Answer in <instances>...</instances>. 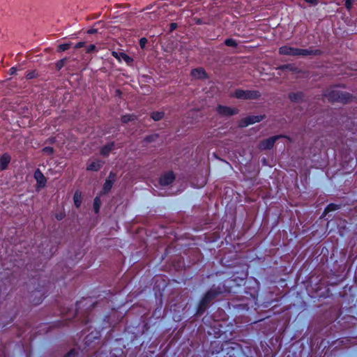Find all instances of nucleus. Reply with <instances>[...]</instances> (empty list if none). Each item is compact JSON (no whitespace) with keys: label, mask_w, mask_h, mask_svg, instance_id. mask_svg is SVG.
<instances>
[{"label":"nucleus","mask_w":357,"mask_h":357,"mask_svg":"<svg viewBox=\"0 0 357 357\" xmlns=\"http://www.w3.org/2000/svg\"><path fill=\"white\" fill-rule=\"evenodd\" d=\"M279 53L282 55L289 56H306L312 54V51L284 45L279 49Z\"/></svg>","instance_id":"f257e3e1"},{"label":"nucleus","mask_w":357,"mask_h":357,"mask_svg":"<svg viewBox=\"0 0 357 357\" xmlns=\"http://www.w3.org/2000/svg\"><path fill=\"white\" fill-rule=\"evenodd\" d=\"M325 96L330 101L341 102L343 103L349 102L351 98L349 93L342 92L337 89H333Z\"/></svg>","instance_id":"f03ea898"},{"label":"nucleus","mask_w":357,"mask_h":357,"mask_svg":"<svg viewBox=\"0 0 357 357\" xmlns=\"http://www.w3.org/2000/svg\"><path fill=\"white\" fill-rule=\"evenodd\" d=\"M258 96V92L255 91L237 90L235 92V96L238 98L253 99L256 98Z\"/></svg>","instance_id":"7ed1b4c3"},{"label":"nucleus","mask_w":357,"mask_h":357,"mask_svg":"<svg viewBox=\"0 0 357 357\" xmlns=\"http://www.w3.org/2000/svg\"><path fill=\"white\" fill-rule=\"evenodd\" d=\"M278 137V136H275L261 142L259 146V149L263 150L271 149Z\"/></svg>","instance_id":"20e7f679"},{"label":"nucleus","mask_w":357,"mask_h":357,"mask_svg":"<svg viewBox=\"0 0 357 357\" xmlns=\"http://www.w3.org/2000/svg\"><path fill=\"white\" fill-rule=\"evenodd\" d=\"M261 119H262V116H248L241 121L240 126L241 127L248 126V125L253 124L257 122H259Z\"/></svg>","instance_id":"39448f33"},{"label":"nucleus","mask_w":357,"mask_h":357,"mask_svg":"<svg viewBox=\"0 0 357 357\" xmlns=\"http://www.w3.org/2000/svg\"><path fill=\"white\" fill-rule=\"evenodd\" d=\"M217 111L220 114L230 116L237 113V109L234 108H231L228 107L219 106L217 108Z\"/></svg>","instance_id":"423d86ee"},{"label":"nucleus","mask_w":357,"mask_h":357,"mask_svg":"<svg viewBox=\"0 0 357 357\" xmlns=\"http://www.w3.org/2000/svg\"><path fill=\"white\" fill-rule=\"evenodd\" d=\"M102 164V161H100L99 160H91L87 165L86 169L88 171H91V172H97L100 169Z\"/></svg>","instance_id":"0eeeda50"},{"label":"nucleus","mask_w":357,"mask_h":357,"mask_svg":"<svg viewBox=\"0 0 357 357\" xmlns=\"http://www.w3.org/2000/svg\"><path fill=\"white\" fill-rule=\"evenodd\" d=\"M10 162V156L5 153L0 158V169L3 170L7 168L8 164Z\"/></svg>","instance_id":"6e6552de"},{"label":"nucleus","mask_w":357,"mask_h":357,"mask_svg":"<svg viewBox=\"0 0 357 357\" xmlns=\"http://www.w3.org/2000/svg\"><path fill=\"white\" fill-rule=\"evenodd\" d=\"M191 75L194 78L202 79L205 77L206 73L202 68H196L191 71Z\"/></svg>","instance_id":"1a4fd4ad"},{"label":"nucleus","mask_w":357,"mask_h":357,"mask_svg":"<svg viewBox=\"0 0 357 357\" xmlns=\"http://www.w3.org/2000/svg\"><path fill=\"white\" fill-rule=\"evenodd\" d=\"M74 204L76 207H79L82 203V195L79 192H76L73 197Z\"/></svg>","instance_id":"9d476101"},{"label":"nucleus","mask_w":357,"mask_h":357,"mask_svg":"<svg viewBox=\"0 0 357 357\" xmlns=\"http://www.w3.org/2000/svg\"><path fill=\"white\" fill-rule=\"evenodd\" d=\"M114 146V144L113 143H111V144H109L105 146H103L102 149H101V151H100V153L102 155H107L109 154V153L112 151V148Z\"/></svg>","instance_id":"9b49d317"},{"label":"nucleus","mask_w":357,"mask_h":357,"mask_svg":"<svg viewBox=\"0 0 357 357\" xmlns=\"http://www.w3.org/2000/svg\"><path fill=\"white\" fill-rule=\"evenodd\" d=\"M172 180H155V185H160L162 187H167L171 185Z\"/></svg>","instance_id":"f8f14e48"},{"label":"nucleus","mask_w":357,"mask_h":357,"mask_svg":"<svg viewBox=\"0 0 357 357\" xmlns=\"http://www.w3.org/2000/svg\"><path fill=\"white\" fill-rule=\"evenodd\" d=\"M100 205H101V202H100L99 197H96L93 201V211L96 213L99 212Z\"/></svg>","instance_id":"ddd939ff"},{"label":"nucleus","mask_w":357,"mask_h":357,"mask_svg":"<svg viewBox=\"0 0 357 357\" xmlns=\"http://www.w3.org/2000/svg\"><path fill=\"white\" fill-rule=\"evenodd\" d=\"M164 116V113L163 112H153L152 114H151V118L154 120V121H159Z\"/></svg>","instance_id":"4468645a"},{"label":"nucleus","mask_w":357,"mask_h":357,"mask_svg":"<svg viewBox=\"0 0 357 357\" xmlns=\"http://www.w3.org/2000/svg\"><path fill=\"white\" fill-rule=\"evenodd\" d=\"M225 44L229 47H236L237 45L236 42L231 38L226 39L225 41Z\"/></svg>","instance_id":"2eb2a0df"},{"label":"nucleus","mask_w":357,"mask_h":357,"mask_svg":"<svg viewBox=\"0 0 357 357\" xmlns=\"http://www.w3.org/2000/svg\"><path fill=\"white\" fill-rule=\"evenodd\" d=\"M337 206L335 205V204H329L325 209V211L324 213H327L328 212H331V211H335L336 209H337Z\"/></svg>","instance_id":"dca6fc26"},{"label":"nucleus","mask_w":357,"mask_h":357,"mask_svg":"<svg viewBox=\"0 0 357 357\" xmlns=\"http://www.w3.org/2000/svg\"><path fill=\"white\" fill-rule=\"evenodd\" d=\"M134 119L133 115L127 114L122 116L121 120L123 123H127L128 121H131Z\"/></svg>","instance_id":"f3484780"},{"label":"nucleus","mask_w":357,"mask_h":357,"mask_svg":"<svg viewBox=\"0 0 357 357\" xmlns=\"http://www.w3.org/2000/svg\"><path fill=\"white\" fill-rule=\"evenodd\" d=\"M69 47H70V44L65 43V44L60 45L59 46V51L64 52V51L68 50Z\"/></svg>","instance_id":"a211bd4d"},{"label":"nucleus","mask_w":357,"mask_h":357,"mask_svg":"<svg viewBox=\"0 0 357 357\" xmlns=\"http://www.w3.org/2000/svg\"><path fill=\"white\" fill-rule=\"evenodd\" d=\"M34 178H45L43 174L39 169H37L34 173Z\"/></svg>","instance_id":"6ab92c4d"},{"label":"nucleus","mask_w":357,"mask_h":357,"mask_svg":"<svg viewBox=\"0 0 357 357\" xmlns=\"http://www.w3.org/2000/svg\"><path fill=\"white\" fill-rule=\"evenodd\" d=\"M300 95L299 94H295V93H292V94H290L289 95V98L291 100L293 101H296L298 100V98H300Z\"/></svg>","instance_id":"aec40b11"},{"label":"nucleus","mask_w":357,"mask_h":357,"mask_svg":"<svg viewBox=\"0 0 357 357\" xmlns=\"http://www.w3.org/2000/svg\"><path fill=\"white\" fill-rule=\"evenodd\" d=\"M43 151L44 153H46L47 154H51L53 152V149L51 148V147H45L43 149Z\"/></svg>","instance_id":"412c9836"},{"label":"nucleus","mask_w":357,"mask_h":357,"mask_svg":"<svg viewBox=\"0 0 357 357\" xmlns=\"http://www.w3.org/2000/svg\"><path fill=\"white\" fill-rule=\"evenodd\" d=\"M112 187V182L110 180H107L105 184L104 188L105 190H108Z\"/></svg>","instance_id":"4be33fe9"},{"label":"nucleus","mask_w":357,"mask_h":357,"mask_svg":"<svg viewBox=\"0 0 357 357\" xmlns=\"http://www.w3.org/2000/svg\"><path fill=\"white\" fill-rule=\"evenodd\" d=\"M94 50H96V46L94 45H90L86 48V52L88 53H90Z\"/></svg>","instance_id":"5701e85b"},{"label":"nucleus","mask_w":357,"mask_h":357,"mask_svg":"<svg viewBox=\"0 0 357 357\" xmlns=\"http://www.w3.org/2000/svg\"><path fill=\"white\" fill-rule=\"evenodd\" d=\"M45 180H37V185L39 188H42L45 185Z\"/></svg>","instance_id":"b1692460"},{"label":"nucleus","mask_w":357,"mask_h":357,"mask_svg":"<svg viewBox=\"0 0 357 357\" xmlns=\"http://www.w3.org/2000/svg\"><path fill=\"white\" fill-rule=\"evenodd\" d=\"M306 3H310L311 5H317L318 3V0H304Z\"/></svg>","instance_id":"393cba45"},{"label":"nucleus","mask_w":357,"mask_h":357,"mask_svg":"<svg viewBox=\"0 0 357 357\" xmlns=\"http://www.w3.org/2000/svg\"><path fill=\"white\" fill-rule=\"evenodd\" d=\"M164 178H168V179L175 178V176L173 174V172H170L168 174H167V175L165 176V177Z\"/></svg>","instance_id":"a878e982"},{"label":"nucleus","mask_w":357,"mask_h":357,"mask_svg":"<svg viewBox=\"0 0 357 357\" xmlns=\"http://www.w3.org/2000/svg\"><path fill=\"white\" fill-rule=\"evenodd\" d=\"M84 45V42H79L77 44H75L74 47L75 49H79V48L82 47Z\"/></svg>","instance_id":"bb28decb"},{"label":"nucleus","mask_w":357,"mask_h":357,"mask_svg":"<svg viewBox=\"0 0 357 357\" xmlns=\"http://www.w3.org/2000/svg\"><path fill=\"white\" fill-rule=\"evenodd\" d=\"M16 71H17V69H16V68H15V67H12V68H10V70H9V73H10V75H13V74H15V73H16Z\"/></svg>","instance_id":"cd10ccee"},{"label":"nucleus","mask_w":357,"mask_h":357,"mask_svg":"<svg viewBox=\"0 0 357 357\" xmlns=\"http://www.w3.org/2000/svg\"><path fill=\"white\" fill-rule=\"evenodd\" d=\"M345 6L347 8H349L351 6V0H347L345 2Z\"/></svg>","instance_id":"c85d7f7f"},{"label":"nucleus","mask_w":357,"mask_h":357,"mask_svg":"<svg viewBox=\"0 0 357 357\" xmlns=\"http://www.w3.org/2000/svg\"><path fill=\"white\" fill-rule=\"evenodd\" d=\"M96 31H97V30L95 29H90L87 31V33L89 34H93V33H96Z\"/></svg>","instance_id":"c756f323"},{"label":"nucleus","mask_w":357,"mask_h":357,"mask_svg":"<svg viewBox=\"0 0 357 357\" xmlns=\"http://www.w3.org/2000/svg\"><path fill=\"white\" fill-rule=\"evenodd\" d=\"M123 58L126 61H128L130 59V57L128 56H127L126 54H123Z\"/></svg>","instance_id":"7c9ffc66"},{"label":"nucleus","mask_w":357,"mask_h":357,"mask_svg":"<svg viewBox=\"0 0 357 357\" xmlns=\"http://www.w3.org/2000/svg\"><path fill=\"white\" fill-rule=\"evenodd\" d=\"M208 298H209V294H207V295L206 296V297L204 298V299L203 300L202 303V305H203L205 303L206 301Z\"/></svg>","instance_id":"2f4dec72"},{"label":"nucleus","mask_w":357,"mask_h":357,"mask_svg":"<svg viewBox=\"0 0 357 357\" xmlns=\"http://www.w3.org/2000/svg\"><path fill=\"white\" fill-rule=\"evenodd\" d=\"M146 41V40L145 38H142V39L140 40V44H141V45H144L145 44Z\"/></svg>","instance_id":"473e14b6"},{"label":"nucleus","mask_w":357,"mask_h":357,"mask_svg":"<svg viewBox=\"0 0 357 357\" xmlns=\"http://www.w3.org/2000/svg\"><path fill=\"white\" fill-rule=\"evenodd\" d=\"M176 24L172 23L171 24V30H173V29H176Z\"/></svg>","instance_id":"72a5a7b5"},{"label":"nucleus","mask_w":357,"mask_h":357,"mask_svg":"<svg viewBox=\"0 0 357 357\" xmlns=\"http://www.w3.org/2000/svg\"><path fill=\"white\" fill-rule=\"evenodd\" d=\"M108 178H114V176L111 173Z\"/></svg>","instance_id":"f704fd0d"},{"label":"nucleus","mask_w":357,"mask_h":357,"mask_svg":"<svg viewBox=\"0 0 357 357\" xmlns=\"http://www.w3.org/2000/svg\"><path fill=\"white\" fill-rule=\"evenodd\" d=\"M27 77H28L29 78H31V77H32V76H31V75H27Z\"/></svg>","instance_id":"c9c22d12"}]
</instances>
